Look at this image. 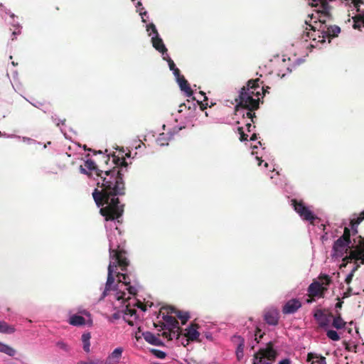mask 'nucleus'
<instances>
[{
  "instance_id": "f257e3e1",
  "label": "nucleus",
  "mask_w": 364,
  "mask_h": 364,
  "mask_svg": "<svg viewBox=\"0 0 364 364\" xmlns=\"http://www.w3.org/2000/svg\"><path fill=\"white\" fill-rule=\"evenodd\" d=\"M92 171H95L97 184L92 196L106 220L117 219L123 213V207L118 204L115 196L124 193L122 171L123 167L127 166L124 154L119 151L112 155V164L115 165L112 169L107 168L110 162L108 154L99 151L92 153Z\"/></svg>"
},
{
  "instance_id": "f03ea898",
  "label": "nucleus",
  "mask_w": 364,
  "mask_h": 364,
  "mask_svg": "<svg viewBox=\"0 0 364 364\" xmlns=\"http://www.w3.org/2000/svg\"><path fill=\"white\" fill-rule=\"evenodd\" d=\"M129 261L123 250H112L108 266L107 278L103 296L117 311H124L129 301L136 295L140 285L136 279L132 280L124 272Z\"/></svg>"
},
{
  "instance_id": "7ed1b4c3",
  "label": "nucleus",
  "mask_w": 364,
  "mask_h": 364,
  "mask_svg": "<svg viewBox=\"0 0 364 364\" xmlns=\"http://www.w3.org/2000/svg\"><path fill=\"white\" fill-rule=\"evenodd\" d=\"M264 95V87L259 84V79L250 80L247 86L243 87L239 96V102L236 106V114L242 116V122L238 124H245V127H238L237 130L240 135V140L245 141L251 132L250 128L253 122L252 110L259 107L260 99Z\"/></svg>"
},
{
  "instance_id": "20e7f679",
  "label": "nucleus",
  "mask_w": 364,
  "mask_h": 364,
  "mask_svg": "<svg viewBox=\"0 0 364 364\" xmlns=\"http://www.w3.org/2000/svg\"><path fill=\"white\" fill-rule=\"evenodd\" d=\"M328 15L326 13H320L318 11L312 14L311 20H314L309 24L311 28L310 31L308 32V36L314 41L318 43H324L328 39L330 42V36H334L336 33L340 32V28L337 26L333 28H328L325 23Z\"/></svg>"
},
{
  "instance_id": "39448f33",
  "label": "nucleus",
  "mask_w": 364,
  "mask_h": 364,
  "mask_svg": "<svg viewBox=\"0 0 364 364\" xmlns=\"http://www.w3.org/2000/svg\"><path fill=\"white\" fill-rule=\"evenodd\" d=\"M277 357V351L269 343L266 347L259 349L253 355L252 364H272Z\"/></svg>"
},
{
  "instance_id": "423d86ee",
  "label": "nucleus",
  "mask_w": 364,
  "mask_h": 364,
  "mask_svg": "<svg viewBox=\"0 0 364 364\" xmlns=\"http://www.w3.org/2000/svg\"><path fill=\"white\" fill-rule=\"evenodd\" d=\"M349 230L346 228L342 237L339 238L333 246V257H339L343 255L348 250L349 246Z\"/></svg>"
},
{
  "instance_id": "0eeeda50",
  "label": "nucleus",
  "mask_w": 364,
  "mask_h": 364,
  "mask_svg": "<svg viewBox=\"0 0 364 364\" xmlns=\"http://www.w3.org/2000/svg\"><path fill=\"white\" fill-rule=\"evenodd\" d=\"M200 326L197 323H191L189 324L183 331V336L186 338L184 341L182 342V345L183 346H187L190 342H198L199 341L200 332H199Z\"/></svg>"
},
{
  "instance_id": "6e6552de",
  "label": "nucleus",
  "mask_w": 364,
  "mask_h": 364,
  "mask_svg": "<svg viewBox=\"0 0 364 364\" xmlns=\"http://www.w3.org/2000/svg\"><path fill=\"white\" fill-rule=\"evenodd\" d=\"M130 303L129 302V305L127 307L124 309V311H117V310H114L112 309V306L110 304L109 309L110 311H113V316L114 317H117L120 314H123V318L124 321L130 326H134L138 320V316L136 315V310L134 309L129 308Z\"/></svg>"
},
{
  "instance_id": "1a4fd4ad",
  "label": "nucleus",
  "mask_w": 364,
  "mask_h": 364,
  "mask_svg": "<svg viewBox=\"0 0 364 364\" xmlns=\"http://www.w3.org/2000/svg\"><path fill=\"white\" fill-rule=\"evenodd\" d=\"M146 31L149 32V36H151L153 46L164 55L166 51V48L164 45L162 40L159 37L155 26L152 23L148 24L146 26Z\"/></svg>"
},
{
  "instance_id": "9d476101",
  "label": "nucleus",
  "mask_w": 364,
  "mask_h": 364,
  "mask_svg": "<svg viewBox=\"0 0 364 364\" xmlns=\"http://www.w3.org/2000/svg\"><path fill=\"white\" fill-rule=\"evenodd\" d=\"M294 210L304 220L310 221L311 223L316 218L315 215L301 202L293 201Z\"/></svg>"
},
{
  "instance_id": "9b49d317",
  "label": "nucleus",
  "mask_w": 364,
  "mask_h": 364,
  "mask_svg": "<svg viewBox=\"0 0 364 364\" xmlns=\"http://www.w3.org/2000/svg\"><path fill=\"white\" fill-rule=\"evenodd\" d=\"M348 259L360 261L364 264V240H361L355 248L350 251V255L343 259V262Z\"/></svg>"
},
{
  "instance_id": "f8f14e48",
  "label": "nucleus",
  "mask_w": 364,
  "mask_h": 364,
  "mask_svg": "<svg viewBox=\"0 0 364 364\" xmlns=\"http://www.w3.org/2000/svg\"><path fill=\"white\" fill-rule=\"evenodd\" d=\"M123 352L122 347L116 348L107 358L105 364H118Z\"/></svg>"
},
{
  "instance_id": "ddd939ff",
  "label": "nucleus",
  "mask_w": 364,
  "mask_h": 364,
  "mask_svg": "<svg viewBox=\"0 0 364 364\" xmlns=\"http://www.w3.org/2000/svg\"><path fill=\"white\" fill-rule=\"evenodd\" d=\"M326 291V286L321 284L320 282L315 281L309 287V292L313 296H322Z\"/></svg>"
},
{
  "instance_id": "4468645a",
  "label": "nucleus",
  "mask_w": 364,
  "mask_h": 364,
  "mask_svg": "<svg viewBox=\"0 0 364 364\" xmlns=\"http://www.w3.org/2000/svg\"><path fill=\"white\" fill-rule=\"evenodd\" d=\"M301 306V302L298 299H291L283 307V313L290 314L297 311Z\"/></svg>"
},
{
  "instance_id": "2eb2a0df",
  "label": "nucleus",
  "mask_w": 364,
  "mask_h": 364,
  "mask_svg": "<svg viewBox=\"0 0 364 364\" xmlns=\"http://www.w3.org/2000/svg\"><path fill=\"white\" fill-rule=\"evenodd\" d=\"M307 364H326V358L316 353H309L306 358Z\"/></svg>"
},
{
  "instance_id": "dca6fc26",
  "label": "nucleus",
  "mask_w": 364,
  "mask_h": 364,
  "mask_svg": "<svg viewBox=\"0 0 364 364\" xmlns=\"http://www.w3.org/2000/svg\"><path fill=\"white\" fill-rule=\"evenodd\" d=\"M176 78L181 90L183 91L187 96H191L193 94L192 90L189 87L185 78L183 76H180V75H178V77H176Z\"/></svg>"
},
{
  "instance_id": "f3484780",
  "label": "nucleus",
  "mask_w": 364,
  "mask_h": 364,
  "mask_svg": "<svg viewBox=\"0 0 364 364\" xmlns=\"http://www.w3.org/2000/svg\"><path fill=\"white\" fill-rule=\"evenodd\" d=\"M144 338L146 342L154 346H163L164 343L154 334L150 332L143 333Z\"/></svg>"
},
{
  "instance_id": "a211bd4d",
  "label": "nucleus",
  "mask_w": 364,
  "mask_h": 364,
  "mask_svg": "<svg viewBox=\"0 0 364 364\" xmlns=\"http://www.w3.org/2000/svg\"><path fill=\"white\" fill-rule=\"evenodd\" d=\"M265 321L271 324V325H276L278 321V313L277 310L272 309L267 312L264 316Z\"/></svg>"
},
{
  "instance_id": "6ab92c4d",
  "label": "nucleus",
  "mask_w": 364,
  "mask_h": 364,
  "mask_svg": "<svg viewBox=\"0 0 364 364\" xmlns=\"http://www.w3.org/2000/svg\"><path fill=\"white\" fill-rule=\"evenodd\" d=\"M79 168L81 173L89 177L91 176V159L89 158V155L87 156V159L84 160L83 164L80 165Z\"/></svg>"
},
{
  "instance_id": "aec40b11",
  "label": "nucleus",
  "mask_w": 364,
  "mask_h": 364,
  "mask_svg": "<svg viewBox=\"0 0 364 364\" xmlns=\"http://www.w3.org/2000/svg\"><path fill=\"white\" fill-rule=\"evenodd\" d=\"M16 328L14 326L8 324L4 321H0V333L11 334L14 333Z\"/></svg>"
},
{
  "instance_id": "412c9836",
  "label": "nucleus",
  "mask_w": 364,
  "mask_h": 364,
  "mask_svg": "<svg viewBox=\"0 0 364 364\" xmlns=\"http://www.w3.org/2000/svg\"><path fill=\"white\" fill-rule=\"evenodd\" d=\"M69 323L73 326H82L85 323V319L79 315H73L69 318Z\"/></svg>"
},
{
  "instance_id": "4be33fe9",
  "label": "nucleus",
  "mask_w": 364,
  "mask_h": 364,
  "mask_svg": "<svg viewBox=\"0 0 364 364\" xmlns=\"http://www.w3.org/2000/svg\"><path fill=\"white\" fill-rule=\"evenodd\" d=\"M0 352L4 353L9 356H14L15 355L16 351L14 348L12 347L2 343L0 342Z\"/></svg>"
},
{
  "instance_id": "5701e85b",
  "label": "nucleus",
  "mask_w": 364,
  "mask_h": 364,
  "mask_svg": "<svg viewBox=\"0 0 364 364\" xmlns=\"http://www.w3.org/2000/svg\"><path fill=\"white\" fill-rule=\"evenodd\" d=\"M90 333H85L82 336V341L83 343V349L85 352L90 351Z\"/></svg>"
},
{
  "instance_id": "b1692460",
  "label": "nucleus",
  "mask_w": 364,
  "mask_h": 364,
  "mask_svg": "<svg viewBox=\"0 0 364 364\" xmlns=\"http://www.w3.org/2000/svg\"><path fill=\"white\" fill-rule=\"evenodd\" d=\"M178 318L181 321L182 324H185L190 318V314L187 311H176Z\"/></svg>"
},
{
  "instance_id": "393cba45",
  "label": "nucleus",
  "mask_w": 364,
  "mask_h": 364,
  "mask_svg": "<svg viewBox=\"0 0 364 364\" xmlns=\"http://www.w3.org/2000/svg\"><path fill=\"white\" fill-rule=\"evenodd\" d=\"M331 278L326 274H321L317 282H320L321 284L326 286V290L327 289L328 286L331 283Z\"/></svg>"
},
{
  "instance_id": "a878e982",
  "label": "nucleus",
  "mask_w": 364,
  "mask_h": 364,
  "mask_svg": "<svg viewBox=\"0 0 364 364\" xmlns=\"http://www.w3.org/2000/svg\"><path fill=\"white\" fill-rule=\"evenodd\" d=\"M346 322L340 317H336L333 321V326L336 328H342L345 326Z\"/></svg>"
},
{
  "instance_id": "bb28decb",
  "label": "nucleus",
  "mask_w": 364,
  "mask_h": 364,
  "mask_svg": "<svg viewBox=\"0 0 364 364\" xmlns=\"http://www.w3.org/2000/svg\"><path fill=\"white\" fill-rule=\"evenodd\" d=\"M167 61L168 63L169 68L173 71V73L175 75V77H178V75H180L179 70L176 68L173 61L170 58L167 59Z\"/></svg>"
},
{
  "instance_id": "cd10ccee",
  "label": "nucleus",
  "mask_w": 364,
  "mask_h": 364,
  "mask_svg": "<svg viewBox=\"0 0 364 364\" xmlns=\"http://www.w3.org/2000/svg\"><path fill=\"white\" fill-rule=\"evenodd\" d=\"M150 351L158 358L163 359L166 355V353L165 352L158 349H151Z\"/></svg>"
},
{
  "instance_id": "c85d7f7f",
  "label": "nucleus",
  "mask_w": 364,
  "mask_h": 364,
  "mask_svg": "<svg viewBox=\"0 0 364 364\" xmlns=\"http://www.w3.org/2000/svg\"><path fill=\"white\" fill-rule=\"evenodd\" d=\"M327 336L330 339L334 341H338L340 339V336L337 332L333 330L328 331Z\"/></svg>"
},
{
  "instance_id": "c756f323",
  "label": "nucleus",
  "mask_w": 364,
  "mask_h": 364,
  "mask_svg": "<svg viewBox=\"0 0 364 364\" xmlns=\"http://www.w3.org/2000/svg\"><path fill=\"white\" fill-rule=\"evenodd\" d=\"M243 343H240L236 350V355L238 360H241L243 357Z\"/></svg>"
},
{
  "instance_id": "7c9ffc66",
  "label": "nucleus",
  "mask_w": 364,
  "mask_h": 364,
  "mask_svg": "<svg viewBox=\"0 0 364 364\" xmlns=\"http://www.w3.org/2000/svg\"><path fill=\"white\" fill-rule=\"evenodd\" d=\"M354 20H355V23L354 25V27L358 26V23L359 22H361L363 23V25L364 26V13L363 14L358 15V16H355L354 18Z\"/></svg>"
},
{
  "instance_id": "2f4dec72",
  "label": "nucleus",
  "mask_w": 364,
  "mask_h": 364,
  "mask_svg": "<svg viewBox=\"0 0 364 364\" xmlns=\"http://www.w3.org/2000/svg\"><path fill=\"white\" fill-rule=\"evenodd\" d=\"M19 34H21V28L19 26H15V28L12 32L11 40L14 41V39H16V36Z\"/></svg>"
},
{
  "instance_id": "473e14b6",
  "label": "nucleus",
  "mask_w": 364,
  "mask_h": 364,
  "mask_svg": "<svg viewBox=\"0 0 364 364\" xmlns=\"http://www.w3.org/2000/svg\"><path fill=\"white\" fill-rule=\"evenodd\" d=\"M57 346H58L60 348H61V349L64 350H65V351H66V352H68V351H69V350H70V348H69V346H68L66 343H63V342H58V343H57Z\"/></svg>"
},
{
  "instance_id": "72a5a7b5",
  "label": "nucleus",
  "mask_w": 364,
  "mask_h": 364,
  "mask_svg": "<svg viewBox=\"0 0 364 364\" xmlns=\"http://www.w3.org/2000/svg\"><path fill=\"white\" fill-rule=\"evenodd\" d=\"M277 364H291V360L289 358H284L279 360Z\"/></svg>"
},
{
  "instance_id": "f704fd0d",
  "label": "nucleus",
  "mask_w": 364,
  "mask_h": 364,
  "mask_svg": "<svg viewBox=\"0 0 364 364\" xmlns=\"http://www.w3.org/2000/svg\"><path fill=\"white\" fill-rule=\"evenodd\" d=\"M353 271L350 273L346 278V282L348 284H350V282H351L352 280V278H353Z\"/></svg>"
},
{
  "instance_id": "c9c22d12",
  "label": "nucleus",
  "mask_w": 364,
  "mask_h": 364,
  "mask_svg": "<svg viewBox=\"0 0 364 364\" xmlns=\"http://www.w3.org/2000/svg\"><path fill=\"white\" fill-rule=\"evenodd\" d=\"M138 11L139 12L140 16H141V19L143 22H146V20L144 18V16L146 15V12H141L139 9H138Z\"/></svg>"
},
{
  "instance_id": "e433bc0d",
  "label": "nucleus",
  "mask_w": 364,
  "mask_h": 364,
  "mask_svg": "<svg viewBox=\"0 0 364 364\" xmlns=\"http://www.w3.org/2000/svg\"><path fill=\"white\" fill-rule=\"evenodd\" d=\"M163 336L167 338L169 340L172 339L171 335L170 333L166 332V331L163 332Z\"/></svg>"
},
{
  "instance_id": "4c0bfd02",
  "label": "nucleus",
  "mask_w": 364,
  "mask_h": 364,
  "mask_svg": "<svg viewBox=\"0 0 364 364\" xmlns=\"http://www.w3.org/2000/svg\"><path fill=\"white\" fill-rule=\"evenodd\" d=\"M311 4L312 6H317L319 2H321L322 0H311Z\"/></svg>"
},
{
  "instance_id": "58836bf2",
  "label": "nucleus",
  "mask_w": 364,
  "mask_h": 364,
  "mask_svg": "<svg viewBox=\"0 0 364 364\" xmlns=\"http://www.w3.org/2000/svg\"><path fill=\"white\" fill-rule=\"evenodd\" d=\"M349 291L353 294H359V290L353 289L352 288H349Z\"/></svg>"
},
{
  "instance_id": "ea45409f",
  "label": "nucleus",
  "mask_w": 364,
  "mask_h": 364,
  "mask_svg": "<svg viewBox=\"0 0 364 364\" xmlns=\"http://www.w3.org/2000/svg\"><path fill=\"white\" fill-rule=\"evenodd\" d=\"M257 139L256 137V134H252V136H250V140H255Z\"/></svg>"
},
{
  "instance_id": "a19ab883",
  "label": "nucleus",
  "mask_w": 364,
  "mask_h": 364,
  "mask_svg": "<svg viewBox=\"0 0 364 364\" xmlns=\"http://www.w3.org/2000/svg\"><path fill=\"white\" fill-rule=\"evenodd\" d=\"M256 159L258 161V165H260L261 164V160L259 159V158L258 156H256Z\"/></svg>"
},
{
  "instance_id": "79ce46f5",
  "label": "nucleus",
  "mask_w": 364,
  "mask_h": 364,
  "mask_svg": "<svg viewBox=\"0 0 364 364\" xmlns=\"http://www.w3.org/2000/svg\"><path fill=\"white\" fill-rule=\"evenodd\" d=\"M78 364H90L89 362H80Z\"/></svg>"
},
{
  "instance_id": "37998d69",
  "label": "nucleus",
  "mask_w": 364,
  "mask_h": 364,
  "mask_svg": "<svg viewBox=\"0 0 364 364\" xmlns=\"http://www.w3.org/2000/svg\"><path fill=\"white\" fill-rule=\"evenodd\" d=\"M346 263L343 262L342 264H341V267H346Z\"/></svg>"
},
{
  "instance_id": "c03bdc74",
  "label": "nucleus",
  "mask_w": 364,
  "mask_h": 364,
  "mask_svg": "<svg viewBox=\"0 0 364 364\" xmlns=\"http://www.w3.org/2000/svg\"><path fill=\"white\" fill-rule=\"evenodd\" d=\"M336 306H337V307H338V308H340V307L341 306V303H338V304H336Z\"/></svg>"
},
{
  "instance_id": "a18cd8bd",
  "label": "nucleus",
  "mask_w": 364,
  "mask_h": 364,
  "mask_svg": "<svg viewBox=\"0 0 364 364\" xmlns=\"http://www.w3.org/2000/svg\"><path fill=\"white\" fill-rule=\"evenodd\" d=\"M141 6V3L140 1H138L137 2V6Z\"/></svg>"
},
{
  "instance_id": "49530a36",
  "label": "nucleus",
  "mask_w": 364,
  "mask_h": 364,
  "mask_svg": "<svg viewBox=\"0 0 364 364\" xmlns=\"http://www.w3.org/2000/svg\"><path fill=\"white\" fill-rule=\"evenodd\" d=\"M109 167H112V165H109H109H108V166H107V168H108L109 169Z\"/></svg>"
},
{
  "instance_id": "de8ad7c7",
  "label": "nucleus",
  "mask_w": 364,
  "mask_h": 364,
  "mask_svg": "<svg viewBox=\"0 0 364 364\" xmlns=\"http://www.w3.org/2000/svg\"><path fill=\"white\" fill-rule=\"evenodd\" d=\"M12 64H13L14 65H16V63H14V62H12Z\"/></svg>"
},
{
  "instance_id": "09e8293b",
  "label": "nucleus",
  "mask_w": 364,
  "mask_h": 364,
  "mask_svg": "<svg viewBox=\"0 0 364 364\" xmlns=\"http://www.w3.org/2000/svg\"><path fill=\"white\" fill-rule=\"evenodd\" d=\"M363 215H364V212L362 213ZM364 218V216L362 218V219Z\"/></svg>"
},
{
  "instance_id": "8fccbe9b",
  "label": "nucleus",
  "mask_w": 364,
  "mask_h": 364,
  "mask_svg": "<svg viewBox=\"0 0 364 364\" xmlns=\"http://www.w3.org/2000/svg\"><path fill=\"white\" fill-rule=\"evenodd\" d=\"M0 136H1V132H0Z\"/></svg>"
}]
</instances>
